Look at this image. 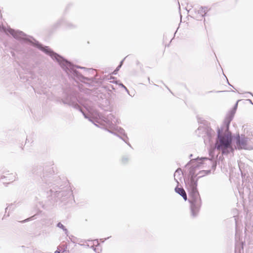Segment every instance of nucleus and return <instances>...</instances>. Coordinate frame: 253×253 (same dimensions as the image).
<instances>
[{"label": "nucleus", "instance_id": "obj_8", "mask_svg": "<svg viewBox=\"0 0 253 253\" xmlns=\"http://www.w3.org/2000/svg\"><path fill=\"white\" fill-rule=\"evenodd\" d=\"M58 226L59 227L63 228V225L62 224H61V223H58Z\"/></svg>", "mask_w": 253, "mask_h": 253}, {"label": "nucleus", "instance_id": "obj_3", "mask_svg": "<svg viewBox=\"0 0 253 253\" xmlns=\"http://www.w3.org/2000/svg\"><path fill=\"white\" fill-rule=\"evenodd\" d=\"M236 142L235 147L236 148L246 149L247 145V138L244 136H240L238 135L236 137Z\"/></svg>", "mask_w": 253, "mask_h": 253}, {"label": "nucleus", "instance_id": "obj_5", "mask_svg": "<svg viewBox=\"0 0 253 253\" xmlns=\"http://www.w3.org/2000/svg\"><path fill=\"white\" fill-rule=\"evenodd\" d=\"M190 174L191 175V178L193 180L194 177H195L197 174L195 173V168H191L190 170Z\"/></svg>", "mask_w": 253, "mask_h": 253}, {"label": "nucleus", "instance_id": "obj_7", "mask_svg": "<svg viewBox=\"0 0 253 253\" xmlns=\"http://www.w3.org/2000/svg\"><path fill=\"white\" fill-rule=\"evenodd\" d=\"M60 247L58 248V250L56 251L54 253H60Z\"/></svg>", "mask_w": 253, "mask_h": 253}, {"label": "nucleus", "instance_id": "obj_6", "mask_svg": "<svg viewBox=\"0 0 253 253\" xmlns=\"http://www.w3.org/2000/svg\"><path fill=\"white\" fill-rule=\"evenodd\" d=\"M7 175H8V177L9 178V179H8L9 180H10L11 181H13V180H14L15 176H14V175H13V174H12V173L8 174Z\"/></svg>", "mask_w": 253, "mask_h": 253}, {"label": "nucleus", "instance_id": "obj_2", "mask_svg": "<svg viewBox=\"0 0 253 253\" xmlns=\"http://www.w3.org/2000/svg\"><path fill=\"white\" fill-rule=\"evenodd\" d=\"M191 210L193 215H195L199 211L201 206V199L199 193L194 191L191 194L190 200Z\"/></svg>", "mask_w": 253, "mask_h": 253}, {"label": "nucleus", "instance_id": "obj_1", "mask_svg": "<svg viewBox=\"0 0 253 253\" xmlns=\"http://www.w3.org/2000/svg\"><path fill=\"white\" fill-rule=\"evenodd\" d=\"M231 142L232 138L230 135H219L216 143V147L218 150L221 151L223 154H227L233 150L231 145Z\"/></svg>", "mask_w": 253, "mask_h": 253}, {"label": "nucleus", "instance_id": "obj_4", "mask_svg": "<svg viewBox=\"0 0 253 253\" xmlns=\"http://www.w3.org/2000/svg\"><path fill=\"white\" fill-rule=\"evenodd\" d=\"M175 190L177 193L180 195L185 201L187 200L186 193L182 188L176 187Z\"/></svg>", "mask_w": 253, "mask_h": 253}]
</instances>
